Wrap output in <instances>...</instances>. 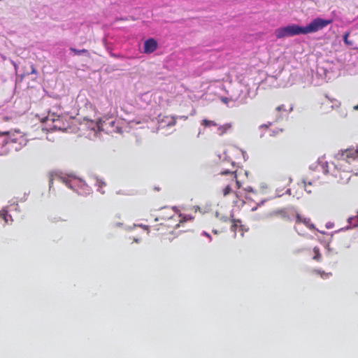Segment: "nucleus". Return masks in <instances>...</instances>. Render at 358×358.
Masks as SVG:
<instances>
[{"label":"nucleus","mask_w":358,"mask_h":358,"mask_svg":"<svg viewBox=\"0 0 358 358\" xmlns=\"http://www.w3.org/2000/svg\"><path fill=\"white\" fill-rule=\"evenodd\" d=\"M48 129L51 130L64 131L66 129V124L62 116L55 115V114L48 115L43 120Z\"/></svg>","instance_id":"nucleus-4"},{"label":"nucleus","mask_w":358,"mask_h":358,"mask_svg":"<svg viewBox=\"0 0 358 358\" xmlns=\"http://www.w3.org/2000/svg\"><path fill=\"white\" fill-rule=\"evenodd\" d=\"M52 182H53V179H52V178H50V181H49L50 186H51V185L52 184Z\"/></svg>","instance_id":"nucleus-27"},{"label":"nucleus","mask_w":358,"mask_h":358,"mask_svg":"<svg viewBox=\"0 0 358 358\" xmlns=\"http://www.w3.org/2000/svg\"><path fill=\"white\" fill-rule=\"evenodd\" d=\"M157 48V43L154 38H149L144 43L143 52L145 54L152 53Z\"/></svg>","instance_id":"nucleus-7"},{"label":"nucleus","mask_w":358,"mask_h":358,"mask_svg":"<svg viewBox=\"0 0 358 358\" xmlns=\"http://www.w3.org/2000/svg\"><path fill=\"white\" fill-rule=\"evenodd\" d=\"M70 50L71 52H73L75 55H80L82 53H85V54H87L89 55V52L86 49H83V50H77L74 48H70Z\"/></svg>","instance_id":"nucleus-20"},{"label":"nucleus","mask_w":358,"mask_h":358,"mask_svg":"<svg viewBox=\"0 0 358 358\" xmlns=\"http://www.w3.org/2000/svg\"><path fill=\"white\" fill-rule=\"evenodd\" d=\"M176 120H174L172 124L173 125L176 124Z\"/></svg>","instance_id":"nucleus-29"},{"label":"nucleus","mask_w":358,"mask_h":358,"mask_svg":"<svg viewBox=\"0 0 358 358\" xmlns=\"http://www.w3.org/2000/svg\"><path fill=\"white\" fill-rule=\"evenodd\" d=\"M0 215L6 224H8L9 222H13L11 215L8 214V210H2Z\"/></svg>","instance_id":"nucleus-14"},{"label":"nucleus","mask_w":358,"mask_h":358,"mask_svg":"<svg viewBox=\"0 0 358 358\" xmlns=\"http://www.w3.org/2000/svg\"><path fill=\"white\" fill-rule=\"evenodd\" d=\"M301 225H303L304 227H306V228L310 229L313 228V224H311L310 220L309 218L303 217L302 215L298 214L296 215L295 227H294L296 231H298L299 230L302 231V229L301 228Z\"/></svg>","instance_id":"nucleus-5"},{"label":"nucleus","mask_w":358,"mask_h":358,"mask_svg":"<svg viewBox=\"0 0 358 358\" xmlns=\"http://www.w3.org/2000/svg\"><path fill=\"white\" fill-rule=\"evenodd\" d=\"M350 34V31H347L344 34L343 37L344 43L347 45H352V42L348 39Z\"/></svg>","instance_id":"nucleus-21"},{"label":"nucleus","mask_w":358,"mask_h":358,"mask_svg":"<svg viewBox=\"0 0 358 358\" xmlns=\"http://www.w3.org/2000/svg\"><path fill=\"white\" fill-rule=\"evenodd\" d=\"M287 193L289 194L290 193V189H287V191H286Z\"/></svg>","instance_id":"nucleus-28"},{"label":"nucleus","mask_w":358,"mask_h":358,"mask_svg":"<svg viewBox=\"0 0 358 358\" xmlns=\"http://www.w3.org/2000/svg\"><path fill=\"white\" fill-rule=\"evenodd\" d=\"M180 223H182V222H187V221H192L194 220V217L189 214H180Z\"/></svg>","instance_id":"nucleus-17"},{"label":"nucleus","mask_w":358,"mask_h":358,"mask_svg":"<svg viewBox=\"0 0 358 358\" xmlns=\"http://www.w3.org/2000/svg\"><path fill=\"white\" fill-rule=\"evenodd\" d=\"M218 181L222 186L221 194L224 198L235 206L244 203L243 194L241 191V184L237 180L235 171H222L219 175Z\"/></svg>","instance_id":"nucleus-1"},{"label":"nucleus","mask_w":358,"mask_h":358,"mask_svg":"<svg viewBox=\"0 0 358 358\" xmlns=\"http://www.w3.org/2000/svg\"><path fill=\"white\" fill-rule=\"evenodd\" d=\"M334 176L338 178V181L343 184L348 183L351 176L349 172L341 170H337Z\"/></svg>","instance_id":"nucleus-8"},{"label":"nucleus","mask_w":358,"mask_h":358,"mask_svg":"<svg viewBox=\"0 0 358 358\" xmlns=\"http://www.w3.org/2000/svg\"><path fill=\"white\" fill-rule=\"evenodd\" d=\"M273 215L276 218L282 219L285 221L289 222V213L285 211L283 209L276 210L273 213Z\"/></svg>","instance_id":"nucleus-12"},{"label":"nucleus","mask_w":358,"mask_h":358,"mask_svg":"<svg viewBox=\"0 0 358 358\" xmlns=\"http://www.w3.org/2000/svg\"><path fill=\"white\" fill-rule=\"evenodd\" d=\"M357 215H358V210H357Z\"/></svg>","instance_id":"nucleus-30"},{"label":"nucleus","mask_w":358,"mask_h":358,"mask_svg":"<svg viewBox=\"0 0 358 358\" xmlns=\"http://www.w3.org/2000/svg\"><path fill=\"white\" fill-rule=\"evenodd\" d=\"M348 222L351 226L354 227H358V215H357L355 216L349 217Z\"/></svg>","instance_id":"nucleus-19"},{"label":"nucleus","mask_w":358,"mask_h":358,"mask_svg":"<svg viewBox=\"0 0 358 358\" xmlns=\"http://www.w3.org/2000/svg\"><path fill=\"white\" fill-rule=\"evenodd\" d=\"M241 227V221L240 220H234L233 223L231 226V229L234 233H236L238 228Z\"/></svg>","instance_id":"nucleus-18"},{"label":"nucleus","mask_w":358,"mask_h":358,"mask_svg":"<svg viewBox=\"0 0 358 358\" xmlns=\"http://www.w3.org/2000/svg\"><path fill=\"white\" fill-rule=\"evenodd\" d=\"M353 109L355 110H358V104L357 105H355L354 107H353Z\"/></svg>","instance_id":"nucleus-26"},{"label":"nucleus","mask_w":358,"mask_h":358,"mask_svg":"<svg viewBox=\"0 0 358 358\" xmlns=\"http://www.w3.org/2000/svg\"><path fill=\"white\" fill-rule=\"evenodd\" d=\"M313 259L316 260L317 262H320L322 260V255L320 252V249L317 247H315L313 248Z\"/></svg>","instance_id":"nucleus-16"},{"label":"nucleus","mask_w":358,"mask_h":358,"mask_svg":"<svg viewBox=\"0 0 358 358\" xmlns=\"http://www.w3.org/2000/svg\"><path fill=\"white\" fill-rule=\"evenodd\" d=\"M97 185L99 187V191L101 192L102 194L104 193V191H103L101 189L103 187H105L106 185V182L103 180H97Z\"/></svg>","instance_id":"nucleus-23"},{"label":"nucleus","mask_w":358,"mask_h":358,"mask_svg":"<svg viewBox=\"0 0 358 358\" xmlns=\"http://www.w3.org/2000/svg\"><path fill=\"white\" fill-rule=\"evenodd\" d=\"M0 136H6V143H18L20 147L27 145L28 141L27 136L20 130L0 131Z\"/></svg>","instance_id":"nucleus-3"},{"label":"nucleus","mask_w":358,"mask_h":358,"mask_svg":"<svg viewBox=\"0 0 358 358\" xmlns=\"http://www.w3.org/2000/svg\"><path fill=\"white\" fill-rule=\"evenodd\" d=\"M341 157L347 161L358 158V145L355 148H348L343 150L341 153Z\"/></svg>","instance_id":"nucleus-6"},{"label":"nucleus","mask_w":358,"mask_h":358,"mask_svg":"<svg viewBox=\"0 0 358 358\" xmlns=\"http://www.w3.org/2000/svg\"><path fill=\"white\" fill-rule=\"evenodd\" d=\"M17 207V204L16 205H10L8 208V210H12L13 209H16Z\"/></svg>","instance_id":"nucleus-24"},{"label":"nucleus","mask_w":358,"mask_h":358,"mask_svg":"<svg viewBox=\"0 0 358 358\" xmlns=\"http://www.w3.org/2000/svg\"><path fill=\"white\" fill-rule=\"evenodd\" d=\"M332 23V20H324L320 17L314 19L307 26L301 27L297 25H292V35L306 34L317 32L322 30Z\"/></svg>","instance_id":"nucleus-2"},{"label":"nucleus","mask_w":358,"mask_h":358,"mask_svg":"<svg viewBox=\"0 0 358 358\" xmlns=\"http://www.w3.org/2000/svg\"><path fill=\"white\" fill-rule=\"evenodd\" d=\"M275 34L277 38H282L285 36L291 35V25H288L285 27L277 29L275 31Z\"/></svg>","instance_id":"nucleus-9"},{"label":"nucleus","mask_w":358,"mask_h":358,"mask_svg":"<svg viewBox=\"0 0 358 358\" xmlns=\"http://www.w3.org/2000/svg\"><path fill=\"white\" fill-rule=\"evenodd\" d=\"M31 73H34V74L37 73L36 69L34 65H31Z\"/></svg>","instance_id":"nucleus-25"},{"label":"nucleus","mask_w":358,"mask_h":358,"mask_svg":"<svg viewBox=\"0 0 358 358\" xmlns=\"http://www.w3.org/2000/svg\"><path fill=\"white\" fill-rule=\"evenodd\" d=\"M84 120L87 122V124H89V127H90V128L94 131L96 129L103 131L104 129L103 127V122L101 119L96 122H94L93 120H90L88 118L85 117Z\"/></svg>","instance_id":"nucleus-10"},{"label":"nucleus","mask_w":358,"mask_h":358,"mask_svg":"<svg viewBox=\"0 0 358 358\" xmlns=\"http://www.w3.org/2000/svg\"><path fill=\"white\" fill-rule=\"evenodd\" d=\"M313 273L317 275H319L323 279L329 278L332 275V273L330 272L326 273L325 271L319 269L314 270Z\"/></svg>","instance_id":"nucleus-15"},{"label":"nucleus","mask_w":358,"mask_h":358,"mask_svg":"<svg viewBox=\"0 0 358 358\" xmlns=\"http://www.w3.org/2000/svg\"><path fill=\"white\" fill-rule=\"evenodd\" d=\"M202 125H203L204 127H211V126H217V124L216 122H215L214 121H212V120H203L202 121V123H201Z\"/></svg>","instance_id":"nucleus-22"},{"label":"nucleus","mask_w":358,"mask_h":358,"mask_svg":"<svg viewBox=\"0 0 358 358\" xmlns=\"http://www.w3.org/2000/svg\"><path fill=\"white\" fill-rule=\"evenodd\" d=\"M232 127V125L231 123H226L223 125L220 126L217 128V132L220 136H222L225 134H227Z\"/></svg>","instance_id":"nucleus-13"},{"label":"nucleus","mask_w":358,"mask_h":358,"mask_svg":"<svg viewBox=\"0 0 358 358\" xmlns=\"http://www.w3.org/2000/svg\"><path fill=\"white\" fill-rule=\"evenodd\" d=\"M330 104V108H334V107L338 108L341 103L336 99H331L328 96H326V101L322 103V106H328Z\"/></svg>","instance_id":"nucleus-11"}]
</instances>
